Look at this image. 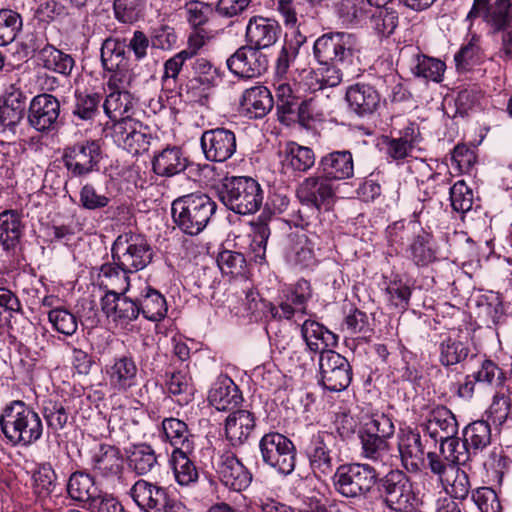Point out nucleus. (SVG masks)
I'll return each instance as SVG.
<instances>
[{
  "label": "nucleus",
  "instance_id": "a878e982",
  "mask_svg": "<svg viewBox=\"0 0 512 512\" xmlns=\"http://www.w3.org/2000/svg\"><path fill=\"white\" fill-rule=\"evenodd\" d=\"M255 427V415L249 410L237 409L225 420V437L232 447H240L248 441Z\"/></svg>",
  "mask_w": 512,
  "mask_h": 512
},
{
  "label": "nucleus",
  "instance_id": "20e7f679",
  "mask_svg": "<svg viewBox=\"0 0 512 512\" xmlns=\"http://www.w3.org/2000/svg\"><path fill=\"white\" fill-rule=\"evenodd\" d=\"M218 196L228 209L241 215L257 212L263 202L260 184L247 176L225 177L218 187Z\"/></svg>",
  "mask_w": 512,
  "mask_h": 512
},
{
  "label": "nucleus",
  "instance_id": "7ed1b4c3",
  "mask_svg": "<svg viewBox=\"0 0 512 512\" xmlns=\"http://www.w3.org/2000/svg\"><path fill=\"white\" fill-rule=\"evenodd\" d=\"M216 209V202L203 193L178 197L171 205L174 223L183 233L191 236L198 235L206 228Z\"/></svg>",
  "mask_w": 512,
  "mask_h": 512
},
{
  "label": "nucleus",
  "instance_id": "a18cd8bd",
  "mask_svg": "<svg viewBox=\"0 0 512 512\" xmlns=\"http://www.w3.org/2000/svg\"><path fill=\"white\" fill-rule=\"evenodd\" d=\"M418 134L414 126H408L400 132L398 137H387L384 141L387 155L393 160L408 157L418 143Z\"/></svg>",
  "mask_w": 512,
  "mask_h": 512
},
{
  "label": "nucleus",
  "instance_id": "c756f323",
  "mask_svg": "<svg viewBox=\"0 0 512 512\" xmlns=\"http://www.w3.org/2000/svg\"><path fill=\"white\" fill-rule=\"evenodd\" d=\"M110 385L117 391L124 392L138 383V367L131 356L115 358L106 368Z\"/></svg>",
  "mask_w": 512,
  "mask_h": 512
},
{
  "label": "nucleus",
  "instance_id": "4468645a",
  "mask_svg": "<svg viewBox=\"0 0 512 512\" xmlns=\"http://www.w3.org/2000/svg\"><path fill=\"white\" fill-rule=\"evenodd\" d=\"M320 384L331 392L345 390L352 380L348 360L334 350L322 351L319 357Z\"/></svg>",
  "mask_w": 512,
  "mask_h": 512
},
{
  "label": "nucleus",
  "instance_id": "473e14b6",
  "mask_svg": "<svg viewBox=\"0 0 512 512\" xmlns=\"http://www.w3.org/2000/svg\"><path fill=\"white\" fill-rule=\"evenodd\" d=\"M318 170L332 181L350 179L354 175L353 155L348 150L330 152L321 157Z\"/></svg>",
  "mask_w": 512,
  "mask_h": 512
},
{
  "label": "nucleus",
  "instance_id": "49530a36",
  "mask_svg": "<svg viewBox=\"0 0 512 512\" xmlns=\"http://www.w3.org/2000/svg\"><path fill=\"white\" fill-rule=\"evenodd\" d=\"M68 495L75 501L91 503L98 498L94 479L88 473L76 471L71 474L67 484Z\"/></svg>",
  "mask_w": 512,
  "mask_h": 512
},
{
  "label": "nucleus",
  "instance_id": "8fccbe9b",
  "mask_svg": "<svg viewBox=\"0 0 512 512\" xmlns=\"http://www.w3.org/2000/svg\"><path fill=\"white\" fill-rule=\"evenodd\" d=\"M133 108V97L129 91L110 90L105 101L103 102L104 113L112 121H119L126 116Z\"/></svg>",
  "mask_w": 512,
  "mask_h": 512
},
{
  "label": "nucleus",
  "instance_id": "39448f33",
  "mask_svg": "<svg viewBox=\"0 0 512 512\" xmlns=\"http://www.w3.org/2000/svg\"><path fill=\"white\" fill-rule=\"evenodd\" d=\"M112 260L132 273L146 268L153 259V249L145 236L132 232L120 234L111 248Z\"/></svg>",
  "mask_w": 512,
  "mask_h": 512
},
{
  "label": "nucleus",
  "instance_id": "5701e85b",
  "mask_svg": "<svg viewBox=\"0 0 512 512\" xmlns=\"http://www.w3.org/2000/svg\"><path fill=\"white\" fill-rule=\"evenodd\" d=\"M281 33V26L275 19L253 16L246 25L245 37L249 45L260 50L273 46Z\"/></svg>",
  "mask_w": 512,
  "mask_h": 512
},
{
  "label": "nucleus",
  "instance_id": "e2e57ef3",
  "mask_svg": "<svg viewBox=\"0 0 512 512\" xmlns=\"http://www.w3.org/2000/svg\"><path fill=\"white\" fill-rule=\"evenodd\" d=\"M478 384L490 387H502L507 380L506 373L497 363L485 356L479 361V368L473 372Z\"/></svg>",
  "mask_w": 512,
  "mask_h": 512
},
{
  "label": "nucleus",
  "instance_id": "0e129e2a",
  "mask_svg": "<svg viewBox=\"0 0 512 512\" xmlns=\"http://www.w3.org/2000/svg\"><path fill=\"white\" fill-rule=\"evenodd\" d=\"M41 411L48 430L57 433L65 428L69 415L62 402L52 399L44 400Z\"/></svg>",
  "mask_w": 512,
  "mask_h": 512
},
{
  "label": "nucleus",
  "instance_id": "2eb2a0df",
  "mask_svg": "<svg viewBox=\"0 0 512 512\" xmlns=\"http://www.w3.org/2000/svg\"><path fill=\"white\" fill-rule=\"evenodd\" d=\"M336 195V189L332 180L323 173L312 175L303 179L296 189L298 200L315 211L329 209Z\"/></svg>",
  "mask_w": 512,
  "mask_h": 512
},
{
  "label": "nucleus",
  "instance_id": "4be33fe9",
  "mask_svg": "<svg viewBox=\"0 0 512 512\" xmlns=\"http://www.w3.org/2000/svg\"><path fill=\"white\" fill-rule=\"evenodd\" d=\"M90 466L100 477L107 479L119 477L124 468L122 453L114 445L99 443L91 450Z\"/></svg>",
  "mask_w": 512,
  "mask_h": 512
},
{
  "label": "nucleus",
  "instance_id": "c85d7f7f",
  "mask_svg": "<svg viewBox=\"0 0 512 512\" xmlns=\"http://www.w3.org/2000/svg\"><path fill=\"white\" fill-rule=\"evenodd\" d=\"M239 103L249 118L260 119L272 110L274 100L266 86L255 85L244 90Z\"/></svg>",
  "mask_w": 512,
  "mask_h": 512
},
{
  "label": "nucleus",
  "instance_id": "4d7b16f0",
  "mask_svg": "<svg viewBox=\"0 0 512 512\" xmlns=\"http://www.w3.org/2000/svg\"><path fill=\"white\" fill-rule=\"evenodd\" d=\"M166 386L169 394L175 397L176 402L180 405L188 404L193 400L195 389L188 373L173 372L167 380Z\"/></svg>",
  "mask_w": 512,
  "mask_h": 512
},
{
  "label": "nucleus",
  "instance_id": "bf43d9fd",
  "mask_svg": "<svg viewBox=\"0 0 512 512\" xmlns=\"http://www.w3.org/2000/svg\"><path fill=\"white\" fill-rule=\"evenodd\" d=\"M445 70L446 64L443 61L426 55H417L416 64L412 67L414 76L435 83L443 80Z\"/></svg>",
  "mask_w": 512,
  "mask_h": 512
},
{
  "label": "nucleus",
  "instance_id": "72a5a7b5",
  "mask_svg": "<svg viewBox=\"0 0 512 512\" xmlns=\"http://www.w3.org/2000/svg\"><path fill=\"white\" fill-rule=\"evenodd\" d=\"M208 401L218 411H234L243 401V397L232 379L224 377L212 386Z\"/></svg>",
  "mask_w": 512,
  "mask_h": 512
},
{
  "label": "nucleus",
  "instance_id": "7c9ffc66",
  "mask_svg": "<svg viewBox=\"0 0 512 512\" xmlns=\"http://www.w3.org/2000/svg\"><path fill=\"white\" fill-rule=\"evenodd\" d=\"M275 10L285 27L290 29L305 26L319 16V11L312 9L304 0H278Z\"/></svg>",
  "mask_w": 512,
  "mask_h": 512
},
{
  "label": "nucleus",
  "instance_id": "aec40b11",
  "mask_svg": "<svg viewBox=\"0 0 512 512\" xmlns=\"http://www.w3.org/2000/svg\"><path fill=\"white\" fill-rule=\"evenodd\" d=\"M231 73L241 78H255L264 74L269 66L268 57L249 44L238 48L226 61Z\"/></svg>",
  "mask_w": 512,
  "mask_h": 512
},
{
  "label": "nucleus",
  "instance_id": "f257e3e1",
  "mask_svg": "<svg viewBox=\"0 0 512 512\" xmlns=\"http://www.w3.org/2000/svg\"><path fill=\"white\" fill-rule=\"evenodd\" d=\"M376 489L382 504L393 512H414L430 500V496L421 494L417 484L399 469L377 479Z\"/></svg>",
  "mask_w": 512,
  "mask_h": 512
},
{
  "label": "nucleus",
  "instance_id": "a19ab883",
  "mask_svg": "<svg viewBox=\"0 0 512 512\" xmlns=\"http://www.w3.org/2000/svg\"><path fill=\"white\" fill-rule=\"evenodd\" d=\"M37 57L43 68L66 77L71 75L75 67V60L70 54L57 49L51 44H47L40 49Z\"/></svg>",
  "mask_w": 512,
  "mask_h": 512
},
{
  "label": "nucleus",
  "instance_id": "c9c22d12",
  "mask_svg": "<svg viewBox=\"0 0 512 512\" xmlns=\"http://www.w3.org/2000/svg\"><path fill=\"white\" fill-rule=\"evenodd\" d=\"M408 258L418 267H427L438 257V248L433 235L419 228L407 247Z\"/></svg>",
  "mask_w": 512,
  "mask_h": 512
},
{
  "label": "nucleus",
  "instance_id": "f03ea898",
  "mask_svg": "<svg viewBox=\"0 0 512 512\" xmlns=\"http://www.w3.org/2000/svg\"><path fill=\"white\" fill-rule=\"evenodd\" d=\"M0 426L13 445L29 446L43 434L39 414L21 400H14L5 406L0 416Z\"/></svg>",
  "mask_w": 512,
  "mask_h": 512
},
{
  "label": "nucleus",
  "instance_id": "79ce46f5",
  "mask_svg": "<svg viewBox=\"0 0 512 512\" xmlns=\"http://www.w3.org/2000/svg\"><path fill=\"white\" fill-rule=\"evenodd\" d=\"M131 271H127L112 260L111 263H104L100 267V286L107 289L106 293L125 294L130 287Z\"/></svg>",
  "mask_w": 512,
  "mask_h": 512
},
{
  "label": "nucleus",
  "instance_id": "a211bd4d",
  "mask_svg": "<svg viewBox=\"0 0 512 512\" xmlns=\"http://www.w3.org/2000/svg\"><path fill=\"white\" fill-rule=\"evenodd\" d=\"M200 145L206 160L222 163L235 154L237 139L234 131L217 127L202 133Z\"/></svg>",
  "mask_w": 512,
  "mask_h": 512
},
{
  "label": "nucleus",
  "instance_id": "1a4fd4ad",
  "mask_svg": "<svg viewBox=\"0 0 512 512\" xmlns=\"http://www.w3.org/2000/svg\"><path fill=\"white\" fill-rule=\"evenodd\" d=\"M262 461L283 475L291 474L296 465V449L293 442L278 432H269L259 441Z\"/></svg>",
  "mask_w": 512,
  "mask_h": 512
},
{
  "label": "nucleus",
  "instance_id": "ddd939ff",
  "mask_svg": "<svg viewBox=\"0 0 512 512\" xmlns=\"http://www.w3.org/2000/svg\"><path fill=\"white\" fill-rule=\"evenodd\" d=\"M305 454L315 475L331 474L337 458L336 437L330 432L318 431L306 444Z\"/></svg>",
  "mask_w": 512,
  "mask_h": 512
},
{
  "label": "nucleus",
  "instance_id": "3c124183",
  "mask_svg": "<svg viewBox=\"0 0 512 512\" xmlns=\"http://www.w3.org/2000/svg\"><path fill=\"white\" fill-rule=\"evenodd\" d=\"M101 102L100 93L76 91L72 115L81 121H93L100 113Z\"/></svg>",
  "mask_w": 512,
  "mask_h": 512
},
{
  "label": "nucleus",
  "instance_id": "6ab92c4d",
  "mask_svg": "<svg viewBox=\"0 0 512 512\" xmlns=\"http://www.w3.org/2000/svg\"><path fill=\"white\" fill-rule=\"evenodd\" d=\"M311 297L310 282L303 278L299 279L281 291L279 305H271L270 313L275 319H291L296 312H305L307 302Z\"/></svg>",
  "mask_w": 512,
  "mask_h": 512
},
{
  "label": "nucleus",
  "instance_id": "864d4df0",
  "mask_svg": "<svg viewBox=\"0 0 512 512\" xmlns=\"http://www.w3.org/2000/svg\"><path fill=\"white\" fill-rule=\"evenodd\" d=\"M130 64L127 44L118 38H107L101 46V65L104 70Z\"/></svg>",
  "mask_w": 512,
  "mask_h": 512
},
{
  "label": "nucleus",
  "instance_id": "e433bc0d",
  "mask_svg": "<svg viewBox=\"0 0 512 512\" xmlns=\"http://www.w3.org/2000/svg\"><path fill=\"white\" fill-rule=\"evenodd\" d=\"M189 164L181 148L167 146L152 160L153 171L162 177H172L183 172Z\"/></svg>",
  "mask_w": 512,
  "mask_h": 512
},
{
  "label": "nucleus",
  "instance_id": "cd10ccee",
  "mask_svg": "<svg viewBox=\"0 0 512 512\" xmlns=\"http://www.w3.org/2000/svg\"><path fill=\"white\" fill-rule=\"evenodd\" d=\"M423 427L435 442H440L458 433V422L455 415L443 405H438L429 412Z\"/></svg>",
  "mask_w": 512,
  "mask_h": 512
},
{
  "label": "nucleus",
  "instance_id": "b1692460",
  "mask_svg": "<svg viewBox=\"0 0 512 512\" xmlns=\"http://www.w3.org/2000/svg\"><path fill=\"white\" fill-rule=\"evenodd\" d=\"M345 100L351 112L359 117H368L379 108L381 97L374 86L355 83L347 88Z\"/></svg>",
  "mask_w": 512,
  "mask_h": 512
},
{
  "label": "nucleus",
  "instance_id": "f3484780",
  "mask_svg": "<svg viewBox=\"0 0 512 512\" xmlns=\"http://www.w3.org/2000/svg\"><path fill=\"white\" fill-rule=\"evenodd\" d=\"M115 143L132 154L147 151L151 135L149 129L142 122L126 116L113 126Z\"/></svg>",
  "mask_w": 512,
  "mask_h": 512
},
{
  "label": "nucleus",
  "instance_id": "dca6fc26",
  "mask_svg": "<svg viewBox=\"0 0 512 512\" xmlns=\"http://www.w3.org/2000/svg\"><path fill=\"white\" fill-rule=\"evenodd\" d=\"M213 464L221 482L226 487L241 491L250 485L251 473L231 450L217 451Z\"/></svg>",
  "mask_w": 512,
  "mask_h": 512
},
{
  "label": "nucleus",
  "instance_id": "37998d69",
  "mask_svg": "<svg viewBox=\"0 0 512 512\" xmlns=\"http://www.w3.org/2000/svg\"><path fill=\"white\" fill-rule=\"evenodd\" d=\"M139 314L149 321L158 322L165 318L168 307L165 297L156 289L146 287L137 299Z\"/></svg>",
  "mask_w": 512,
  "mask_h": 512
},
{
  "label": "nucleus",
  "instance_id": "052dcab7",
  "mask_svg": "<svg viewBox=\"0 0 512 512\" xmlns=\"http://www.w3.org/2000/svg\"><path fill=\"white\" fill-rule=\"evenodd\" d=\"M128 462L130 468L138 475H144L155 467L157 464V456L150 445H135L130 452Z\"/></svg>",
  "mask_w": 512,
  "mask_h": 512
},
{
  "label": "nucleus",
  "instance_id": "4c0bfd02",
  "mask_svg": "<svg viewBox=\"0 0 512 512\" xmlns=\"http://www.w3.org/2000/svg\"><path fill=\"white\" fill-rule=\"evenodd\" d=\"M301 335L308 348L313 352L328 351L338 343V336L319 322L307 319L301 325Z\"/></svg>",
  "mask_w": 512,
  "mask_h": 512
},
{
  "label": "nucleus",
  "instance_id": "0eeeda50",
  "mask_svg": "<svg viewBox=\"0 0 512 512\" xmlns=\"http://www.w3.org/2000/svg\"><path fill=\"white\" fill-rule=\"evenodd\" d=\"M102 149L98 140L85 139L63 148L61 160L67 174L74 178L86 177L99 170Z\"/></svg>",
  "mask_w": 512,
  "mask_h": 512
},
{
  "label": "nucleus",
  "instance_id": "774afa93",
  "mask_svg": "<svg viewBox=\"0 0 512 512\" xmlns=\"http://www.w3.org/2000/svg\"><path fill=\"white\" fill-rule=\"evenodd\" d=\"M22 29V18L11 9L0 10V46L12 43Z\"/></svg>",
  "mask_w": 512,
  "mask_h": 512
},
{
  "label": "nucleus",
  "instance_id": "603ef678",
  "mask_svg": "<svg viewBox=\"0 0 512 512\" xmlns=\"http://www.w3.org/2000/svg\"><path fill=\"white\" fill-rule=\"evenodd\" d=\"M277 98L278 112L283 115L296 113V109L301 100L299 84L296 82H287L281 78L274 84Z\"/></svg>",
  "mask_w": 512,
  "mask_h": 512
},
{
  "label": "nucleus",
  "instance_id": "ea45409f",
  "mask_svg": "<svg viewBox=\"0 0 512 512\" xmlns=\"http://www.w3.org/2000/svg\"><path fill=\"white\" fill-rule=\"evenodd\" d=\"M22 216L17 210H5L0 213V246L9 251L14 249L23 234Z\"/></svg>",
  "mask_w": 512,
  "mask_h": 512
},
{
  "label": "nucleus",
  "instance_id": "13d9d810",
  "mask_svg": "<svg viewBox=\"0 0 512 512\" xmlns=\"http://www.w3.org/2000/svg\"><path fill=\"white\" fill-rule=\"evenodd\" d=\"M362 456L374 462H384L390 454V445L387 438L359 432Z\"/></svg>",
  "mask_w": 512,
  "mask_h": 512
},
{
  "label": "nucleus",
  "instance_id": "680f3d73",
  "mask_svg": "<svg viewBox=\"0 0 512 512\" xmlns=\"http://www.w3.org/2000/svg\"><path fill=\"white\" fill-rule=\"evenodd\" d=\"M419 228L415 222H405L403 220L389 225L386 229V237L390 247L398 253L404 247L406 241L412 240Z\"/></svg>",
  "mask_w": 512,
  "mask_h": 512
},
{
  "label": "nucleus",
  "instance_id": "de8ad7c7",
  "mask_svg": "<svg viewBox=\"0 0 512 512\" xmlns=\"http://www.w3.org/2000/svg\"><path fill=\"white\" fill-rule=\"evenodd\" d=\"M463 438L473 456L478 455L491 444L492 433L488 421L476 420L463 429Z\"/></svg>",
  "mask_w": 512,
  "mask_h": 512
},
{
  "label": "nucleus",
  "instance_id": "bb28decb",
  "mask_svg": "<svg viewBox=\"0 0 512 512\" xmlns=\"http://www.w3.org/2000/svg\"><path fill=\"white\" fill-rule=\"evenodd\" d=\"M101 308L108 318L123 327L139 316L137 300L134 301L124 294L105 293L101 298Z\"/></svg>",
  "mask_w": 512,
  "mask_h": 512
},
{
  "label": "nucleus",
  "instance_id": "423d86ee",
  "mask_svg": "<svg viewBox=\"0 0 512 512\" xmlns=\"http://www.w3.org/2000/svg\"><path fill=\"white\" fill-rule=\"evenodd\" d=\"M358 51L357 38L347 32L325 33L313 45V55L321 65L351 63Z\"/></svg>",
  "mask_w": 512,
  "mask_h": 512
},
{
  "label": "nucleus",
  "instance_id": "09e8293b",
  "mask_svg": "<svg viewBox=\"0 0 512 512\" xmlns=\"http://www.w3.org/2000/svg\"><path fill=\"white\" fill-rule=\"evenodd\" d=\"M469 450L470 448L466 445L465 439L463 438L461 442L460 438L454 435L440 441L439 453L437 454L440 455L442 462L460 466L474 457Z\"/></svg>",
  "mask_w": 512,
  "mask_h": 512
},
{
  "label": "nucleus",
  "instance_id": "393cba45",
  "mask_svg": "<svg viewBox=\"0 0 512 512\" xmlns=\"http://www.w3.org/2000/svg\"><path fill=\"white\" fill-rule=\"evenodd\" d=\"M398 450L403 466L412 473L426 469L427 457L424 458V446L419 432L408 429L401 431Z\"/></svg>",
  "mask_w": 512,
  "mask_h": 512
},
{
  "label": "nucleus",
  "instance_id": "69168bd1",
  "mask_svg": "<svg viewBox=\"0 0 512 512\" xmlns=\"http://www.w3.org/2000/svg\"><path fill=\"white\" fill-rule=\"evenodd\" d=\"M306 41V37L299 31L295 36L294 41L286 42L279 51L275 63V73L279 78L286 76L290 65L295 61L299 53L300 46Z\"/></svg>",
  "mask_w": 512,
  "mask_h": 512
},
{
  "label": "nucleus",
  "instance_id": "f704fd0d",
  "mask_svg": "<svg viewBox=\"0 0 512 512\" xmlns=\"http://www.w3.org/2000/svg\"><path fill=\"white\" fill-rule=\"evenodd\" d=\"M315 164L314 151L295 142H289L281 151V165L284 172L305 173Z\"/></svg>",
  "mask_w": 512,
  "mask_h": 512
},
{
  "label": "nucleus",
  "instance_id": "f8f14e48",
  "mask_svg": "<svg viewBox=\"0 0 512 512\" xmlns=\"http://www.w3.org/2000/svg\"><path fill=\"white\" fill-rule=\"evenodd\" d=\"M60 113V101L52 94L41 93L31 99L27 120L37 132L48 134L61 126Z\"/></svg>",
  "mask_w": 512,
  "mask_h": 512
},
{
  "label": "nucleus",
  "instance_id": "5fc2aeb1",
  "mask_svg": "<svg viewBox=\"0 0 512 512\" xmlns=\"http://www.w3.org/2000/svg\"><path fill=\"white\" fill-rule=\"evenodd\" d=\"M162 430L174 450H193V442L189 439L190 435L185 422L176 418H166L162 422Z\"/></svg>",
  "mask_w": 512,
  "mask_h": 512
},
{
  "label": "nucleus",
  "instance_id": "412c9836",
  "mask_svg": "<svg viewBox=\"0 0 512 512\" xmlns=\"http://www.w3.org/2000/svg\"><path fill=\"white\" fill-rule=\"evenodd\" d=\"M472 342L462 330L452 331L440 336L438 342V360L445 367L450 368L462 364L468 358L475 359Z\"/></svg>",
  "mask_w": 512,
  "mask_h": 512
},
{
  "label": "nucleus",
  "instance_id": "9d476101",
  "mask_svg": "<svg viewBox=\"0 0 512 512\" xmlns=\"http://www.w3.org/2000/svg\"><path fill=\"white\" fill-rule=\"evenodd\" d=\"M426 469L436 476L442 487L454 499L464 500L470 492L467 473L455 464L444 463L437 452L427 453Z\"/></svg>",
  "mask_w": 512,
  "mask_h": 512
},
{
  "label": "nucleus",
  "instance_id": "2f4dec72",
  "mask_svg": "<svg viewBox=\"0 0 512 512\" xmlns=\"http://www.w3.org/2000/svg\"><path fill=\"white\" fill-rule=\"evenodd\" d=\"M167 493L166 488L144 479L137 480L129 490L132 500L144 512H157Z\"/></svg>",
  "mask_w": 512,
  "mask_h": 512
},
{
  "label": "nucleus",
  "instance_id": "338daca9",
  "mask_svg": "<svg viewBox=\"0 0 512 512\" xmlns=\"http://www.w3.org/2000/svg\"><path fill=\"white\" fill-rule=\"evenodd\" d=\"M184 11L187 22L194 29L206 25L216 12L212 4L200 0L187 1Z\"/></svg>",
  "mask_w": 512,
  "mask_h": 512
},
{
  "label": "nucleus",
  "instance_id": "6e6552de",
  "mask_svg": "<svg viewBox=\"0 0 512 512\" xmlns=\"http://www.w3.org/2000/svg\"><path fill=\"white\" fill-rule=\"evenodd\" d=\"M377 481L376 470L368 464L341 465L334 474V487L346 498L365 496Z\"/></svg>",
  "mask_w": 512,
  "mask_h": 512
},
{
  "label": "nucleus",
  "instance_id": "c03bdc74",
  "mask_svg": "<svg viewBox=\"0 0 512 512\" xmlns=\"http://www.w3.org/2000/svg\"><path fill=\"white\" fill-rule=\"evenodd\" d=\"M290 247L288 259L295 266L303 268L313 267L317 260L314 254L313 243L304 233L292 234L289 237Z\"/></svg>",
  "mask_w": 512,
  "mask_h": 512
},
{
  "label": "nucleus",
  "instance_id": "9b49d317",
  "mask_svg": "<svg viewBox=\"0 0 512 512\" xmlns=\"http://www.w3.org/2000/svg\"><path fill=\"white\" fill-rule=\"evenodd\" d=\"M482 17L492 35L512 28V0H474L465 21L469 22V29L474 20Z\"/></svg>",
  "mask_w": 512,
  "mask_h": 512
},
{
  "label": "nucleus",
  "instance_id": "6e6d98bb",
  "mask_svg": "<svg viewBox=\"0 0 512 512\" xmlns=\"http://www.w3.org/2000/svg\"><path fill=\"white\" fill-rule=\"evenodd\" d=\"M192 451L173 450L171 465L176 481L182 485H189L198 479V471L188 454Z\"/></svg>",
  "mask_w": 512,
  "mask_h": 512
},
{
  "label": "nucleus",
  "instance_id": "58836bf2",
  "mask_svg": "<svg viewBox=\"0 0 512 512\" xmlns=\"http://www.w3.org/2000/svg\"><path fill=\"white\" fill-rule=\"evenodd\" d=\"M194 77L191 78L186 85L187 92L192 93L193 97L197 95L201 96V93L197 94L195 91L201 88V91H205L217 85L221 78L219 68L215 67L206 58H196L192 66Z\"/></svg>",
  "mask_w": 512,
  "mask_h": 512
}]
</instances>
